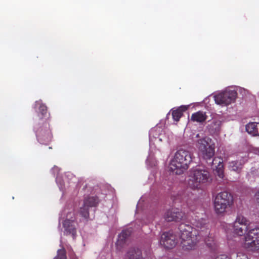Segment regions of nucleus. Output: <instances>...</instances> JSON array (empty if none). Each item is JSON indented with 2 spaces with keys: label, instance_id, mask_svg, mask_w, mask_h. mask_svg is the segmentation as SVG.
I'll list each match as a JSON object with an SVG mask.
<instances>
[{
  "label": "nucleus",
  "instance_id": "nucleus-27",
  "mask_svg": "<svg viewBox=\"0 0 259 259\" xmlns=\"http://www.w3.org/2000/svg\"><path fill=\"white\" fill-rule=\"evenodd\" d=\"M79 213L85 219L88 218L89 216V208L83 205V206L80 208Z\"/></svg>",
  "mask_w": 259,
  "mask_h": 259
},
{
  "label": "nucleus",
  "instance_id": "nucleus-23",
  "mask_svg": "<svg viewBox=\"0 0 259 259\" xmlns=\"http://www.w3.org/2000/svg\"><path fill=\"white\" fill-rule=\"evenodd\" d=\"M206 245L211 250H215L217 248L216 243L214 240L213 237L211 235L208 236L205 239Z\"/></svg>",
  "mask_w": 259,
  "mask_h": 259
},
{
  "label": "nucleus",
  "instance_id": "nucleus-17",
  "mask_svg": "<svg viewBox=\"0 0 259 259\" xmlns=\"http://www.w3.org/2000/svg\"><path fill=\"white\" fill-rule=\"evenodd\" d=\"M131 229L129 228L123 230L118 235V238L116 243V245L122 246L125 243L126 239L131 235Z\"/></svg>",
  "mask_w": 259,
  "mask_h": 259
},
{
  "label": "nucleus",
  "instance_id": "nucleus-20",
  "mask_svg": "<svg viewBox=\"0 0 259 259\" xmlns=\"http://www.w3.org/2000/svg\"><path fill=\"white\" fill-rule=\"evenodd\" d=\"M126 259H143L142 251L138 248H132L128 252Z\"/></svg>",
  "mask_w": 259,
  "mask_h": 259
},
{
  "label": "nucleus",
  "instance_id": "nucleus-25",
  "mask_svg": "<svg viewBox=\"0 0 259 259\" xmlns=\"http://www.w3.org/2000/svg\"><path fill=\"white\" fill-rule=\"evenodd\" d=\"M193 223L198 229H202L203 228H205L206 221L201 218L200 220H198V221L195 220V222Z\"/></svg>",
  "mask_w": 259,
  "mask_h": 259
},
{
  "label": "nucleus",
  "instance_id": "nucleus-3",
  "mask_svg": "<svg viewBox=\"0 0 259 259\" xmlns=\"http://www.w3.org/2000/svg\"><path fill=\"white\" fill-rule=\"evenodd\" d=\"M210 180V172L205 168H197L190 171L188 186L193 190H198Z\"/></svg>",
  "mask_w": 259,
  "mask_h": 259
},
{
  "label": "nucleus",
  "instance_id": "nucleus-8",
  "mask_svg": "<svg viewBox=\"0 0 259 259\" xmlns=\"http://www.w3.org/2000/svg\"><path fill=\"white\" fill-rule=\"evenodd\" d=\"M75 217L74 212H70L67 215V219L63 223V227L64 229V234L71 235L73 239H75L76 236Z\"/></svg>",
  "mask_w": 259,
  "mask_h": 259
},
{
  "label": "nucleus",
  "instance_id": "nucleus-18",
  "mask_svg": "<svg viewBox=\"0 0 259 259\" xmlns=\"http://www.w3.org/2000/svg\"><path fill=\"white\" fill-rule=\"evenodd\" d=\"M246 131L253 136H259V122H249L246 125Z\"/></svg>",
  "mask_w": 259,
  "mask_h": 259
},
{
  "label": "nucleus",
  "instance_id": "nucleus-19",
  "mask_svg": "<svg viewBox=\"0 0 259 259\" xmlns=\"http://www.w3.org/2000/svg\"><path fill=\"white\" fill-rule=\"evenodd\" d=\"M188 109V107L186 106H181L176 110H172L171 111V114L172 118L174 121L177 122L180 120V119L182 117L183 115V113Z\"/></svg>",
  "mask_w": 259,
  "mask_h": 259
},
{
  "label": "nucleus",
  "instance_id": "nucleus-13",
  "mask_svg": "<svg viewBox=\"0 0 259 259\" xmlns=\"http://www.w3.org/2000/svg\"><path fill=\"white\" fill-rule=\"evenodd\" d=\"M164 218L167 222H179L185 218V213L178 208H172L166 211Z\"/></svg>",
  "mask_w": 259,
  "mask_h": 259
},
{
  "label": "nucleus",
  "instance_id": "nucleus-11",
  "mask_svg": "<svg viewBox=\"0 0 259 259\" xmlns=\"http://www.w3.org/2000/svg\"><path fill=\"white\" fill-rule=\"evenodd\" d=\"M173 197V201L175 203L177 202H185L191 211H193L195 210V201L192 199L186 192H180L176 196H174Z\"/></svg>",
  "mask_w": 259,
  "mask_h": 259
},
{
  "label": "nucleus",
  "instance_id": "nucleus-24",
  "mask_svg": "<svg viewBox=\"0 0 259 259\" xmlns=\"http://www.w3.org/2000/svg\"><path fill=\"white\" fill-rule=\"evenodd\" d=\"M230 257L231 259H248L245 253L241 252L232 253Z\"/></svg>",
  "mask_w": 259,
  "mask_h": 259
},
{
  "label": "nucleus",
  "instance_id": "nucleus-10",
  "mask_svg": "<svg viewBox=\"0 0 259 259\" xmlns=\"http://www.w3.org/2000/svg\"><path fill=\"white\" fill-rule=\"evenodd\" d=\"M49 123L45 122L44 128L39 127L36 131V135L38 141L42 144L49 142L52 139V134L49 129Z\"/></svg>",
  "mask_w": 259,
  "mask_h": 259
},
{
  "label": "nucleus",
  "instance_id": "nucleus-28",
  "mask_svg": "<svg viewBox=\"0 0 259 259\" xmlns=\"http://www.w3.org/2000/svg\"><path fill=\"white\" fill-rule=\"evenodd\" d=\"M215 259H231V257L225 254H221L218 256Z\"/></svg>",
  "mask_w": 259,
  "mask_h": 259
},
{
  "label": "nucleus",
  "instance_id": "nucleus-9",
  "mask_svg": "<svg viewBox=\"0 0 259 259\" xmlns=\"http://www.w3.org/2000/svg\"><path fill=\"white\" fill-rule=\"evenodd\" d=\"M160 244L166 249H171L177 244L176 235L170 231L164 232L161 236Z\"/></svg>",
  "mask_w": 259,
  "mask_h": 259
},
{
  "label": "nucleus",
  "instance_id": "nucleus-2",
  "mask_svg": "<svg viewBox=\"0 0 259 259\" xmlns=\"http://www.w3.org/2000/svg\"><path fill=\"white\" fill-rule=\"evenodd\" d=\"M193 158V153L188 150H178L169 163L170 170L176 175L182 174L189 168Z\"/></svg>",
  "mask_w": 259,
  "mask_h": 259
},
{
  "label": "nucleus",
  "instance_id": "nucleus-21",
  "mask_svg": "<svg viewBox=\"0 0 259 259\" xmlns=\"http://www.w3.org/2000/svg\"><path fill=\"white\" fill-rule=\"evenodd\" d=\"M35 108L38 109V116L39 119H41L47 114V107L41 101H37L35 102Z\"/></svg>",
  "mask_w": 259,
  "mask_h": 259
},
{
  "label": "nucleus",
  "instance_id": "nucleus-26",
  "mask_svg": "<svg viewBox=\"0 0 259 259\" xmlns=\"http://www.w3.org/2000/svg\"><path fill=\"white\" fill-rule=\"evenodd\" d=\"M66 250L63 248L59 249L57 251V255L54 259H66Z\"/></svg>",
  "mask_w": 259,
  "mask_h": 259
},
{
  "label": "nucleus",
  "instance_id": "nucleus-7",
  "mask_svg": "<svg viewBox=\"0 0 259 259\" xmlns=\"http://www.w3.org/2000/svg\"><path fill=\"white\" fill-rule=\"evenodd\" d=\"M237 93L234 91H226L220 93L214 96L216 104L223 106H227L234 102L237 97Z\"/></svg>",
  "mask_w": 259,
  "mask_h": 259
},
{
  "label": "nucleus",
  "instance_id": "nucleus-5",
  "mask_svg": "<svg viewBox=\"0 0 259 259\" xmlns=\"http://www.w3.org/2000/svg\"><path fill=\"white\" fill-rule=\"evenodd\" d=\"M244 245L245 248L255 251L259 249V228L249 230L244 236Z\"/></svg>",
  "mask_w": 259,
  "mask_h": 259
},
{
  "label": "nucleus",
  "instance_id": "nucleus-12",
  "mask_svg": "<svg viewBox=\"0 0 259 259\" xmlns=\"http://www.w3.org/2000/svg\"><path fill=\"white\" fill-rule=\"evenodd\" d=\"M181 245L184 250H190L194 249L198 241V237L196 234L189 236L186 238H181Z\"/></svg>",
  "mask_w": 259,
  "mask_h": 259
},
{
  "label": "nucleus",
  "instance_id": "nucleus-14",
  "mask_svg": "<svg viewBox=\"0 0 259 259\" xmlns=\"http://www.w3.org/2000/svg\"><path fill=\"white\" fill-rule=\"evenodd\" d=\"M246 160L243 157L236 160H233L228 163V168L231 171H234L238 174L241 172Z\"/></svg>",
  "mask_w": 259,
  "mask_h": 259
},
{
  "label": "nucleus",
  "instance_id": "nucleus-22",
  "mask_svg": "<svg viewBox=\"0 0 259 259\" xmlns=\"http://www.w3.org/2000/svg\"><path fill=\"white\" fill-rule=\"evenodd\" d=\"M99 200L98 197L91 196L85 198L83 205L88 208L90 207H96L99 203Z\"/></svg>",
  "mask_w": 259,
  "mask_h": 259
},
{
  "label": "nucleus",
  "instance_id": "nucleus-1",
  "mask_svg": "<svg viewBox=\"0 0 259 259\" xmlns=\"http://www.w3.org/2000/svg\"><path fill=\"white\" fill-rule=\"evenodd\" d=\"M210 142L209 138L204 137L197 141L196 146L202 159L211 166L212 169L216 171L219 178L223 179L224 177L223 160L220 157H213L215 148L214 145L210 143Z\"/></svg>",
  "mask_w": 259,
  "mask_h": 259
},
{
  "label": "nucleus",
  "instance_id": "nucleus-6",
  "mask_svg": "<svg viewBox=\"0 0 259 259\" xmlns=\"http://www.w3.org/2000/svg\"><path fill=\"white\" fill-rule=\"evenodd\" d=\"M250 221L242 215H238L233 223V232L234 234L242 236L249 229Z\"/></svg>",
  "mask_w": 259,
  "mask_h": 259
},
{
  "label": "nucleus",
  "instance_id": "nucleus-15",
  "mask_svg": "<svg viewBox=\"0 0 259 259\" xmlns=\"http://www.w3.org/2000/svg\"><path fill=\"white\" fill-rule=\"evenodd\" d=\"M179 229L180 231V238H184L189 236L196 234L195 232H193V227L189 224L185 223L181 224L179 226Z\"/></svg>",
  "mask_w": 259,
  "mask_h": 259
},
{
  "label": "nucleus",
  "instance_id": "nucleus-16",
  "mask_svg": "<svg viewBox=\"0 0 259 259\" xmlns=\"http://www.w3.org/2000/svg\"><path fill=\"white\" fill-rule=\"evenodd\" d=\"M207 117L208 116L205 112L203 111H198L192 114L191 116V121L194 122L202 123L206 121Z\"/></svg>",
  "mask_w": 259,
  "mask_h": 259
},
{
  "label": "nucleus",
  "instance_id": "nucleus-4",
  "mask_svg": "<svg viewBox=\"0 0 259 259\" xmlns=\"http://www.w3.org/2000/svg\"><path fill=\"white\" fill-rule=\"evenodd\" d=\"M233 203V197L230 193L227 191L220 192L216 195L213 200L214 212L218 215L223 216Z\"/></svg>",
  "mask_w": 259,
  "mask_h": 259
},
{
  "label": "nucleus",
  "instance_id": "nucleus-29",
  "mask_svg": "<svg viewBox=\"0 0 259 259\" xmlns=\"http://www.w3.org/2000/svg\"><path fill=\"white\" fill-rule=\"evenodd\" d=\"M254 199L259 205V190L255 192L254 194Z\"/></svg>",
  "mask_w": 259,
  "mask_h": 259
}]
</instances>
